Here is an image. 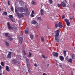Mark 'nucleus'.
<instances>
[{
	"label": "nucleus",
	"mask_w": 75,
	"mask_h": 75,
	"mask_svg": "<svg viewBox=\"0 0 75 75\" xmlns=\"http://www.w3.org/2000/svg\"><path fill=\"white\" fill-rule=\"evenodd\" d=\"M59 30H57L55 31V40H56L57 42H59V43L60 42L59 40V39L58 38V36H59Z\"/></svg>",
	"instance_id": "1"
},
{
	"label": "nucleus",
	"mask_w": 75,
	"mask_h": 75,
	"mask_svg": "<svg viewBox=\"0 0 75 75\" xmlns=\"http://www.w3.org/2000/svg\"><path fill=\"white\" fill-rule=\"evenodd\" d=\"M8 25V30H13V28L15 29V30L16 31L17 30V28L16 26H14L12 27L11 26H10V23L8 22L7 23Z\"/></svg>",
	"instance_id": "2"
},
{
	"label": "nucleus",
	"mask_w": 75,
	"mask_h": 75,
	"mask_svg": "<svg viewBox=\"0 0 75 75\" xmlns=\"http://www.w3.org/2000/svg\"><path fill=\"white\" fill-rule=\"evenodd\" d=\"M17 15L18 18H21V17H24V16L25 15V13H17Z\"/></svg>",
	"instance_id": "3"
},
{
	"label": "nucleus",
	"mask_w": 75,
	"mask_h": 75,
	"mask_svg": "<svg viewBox=\"0 0 75 75\" xmlns=\"http://www.w3.org/2000/svg\"><path fill=\"white\" fill-rule=\"evenodd\" d=\"M8 17L10 18L11 20V21L13 23H14L15 22V21H13V16L11 15H10L8 16Z\"/></svg>",
	"instance_id": "4"
},
{
	"label": "nucleus",
	"mask_w": 75,
	"mask_h": 75,
	"mask_svg": "<svg viewBox=\"0 0 75 75\" xmlns=\"http://www.w3.org/2000/svg\"><path fill=\"white\" fill-rule=\"evenodd\" d=\"M20 36H21V37H19V43L21 45V44L23 42V37L22 35H21Z\"/></svg>",
	"instance_id": "5"
},
{
	"label": "nucleus",
	"mask_w": 75,
	"mask_h": 75,
	"mask_svg": "<svg viewBox=\"0 0 75 75\" xmlns=\"http://www.w3.org/2000/svg\"><path fill=\"white\" fill-rule=\"evenodd\" d=\"M64 21L66 22L67 25V26H69V25H70V22L69 21L68 19H64Z\"/></svg>",
	"instance_id": "6"
},
{
	"label": "nucleus",
	"mask_w": 75,
	"mask_h": 75,
	"mask_svg": "<svg viewBox=\"0 0 75 75\" xmlns=\"http://www.w3.org/2000/svg\"><path fill=\"white\" fill-rule=\"evenodd\" d=\"M11 52H9L7 56V58H11Z\"/></svg>",
	"instance_id": "7"
},
{
	"label": "nucleus",
	"mask_w": 75,
	"mask_h": 75,
	"mask_svg": "<svg viewBox=\"0 0 75 75\" xmlns=\"http://www.w3.org/2000/svg\"><path fill=\"white\" fill-rule=\"evenodd\" d=\"M53 55L56 57H58V54L57 52H53Z\"/></svg>",
	"instance_id": "8"
},
{
	"label": "nucleus",
	"mask_w": 75,
	"mask_h": 75,
	"mask_svg": "<svg viewBox=\"0 0 75 75\" xmlns=\"http://www.w3.org/2000/svg\"><path fill=\"white\" fill-rule=\"evenodd\" d=\"M61 4L63 7H66V4L64 2V1L61 2Z\"/></svg>",
	"instance_id": "9"
},
{
	"label": "nucleus",
	"mask_w": 75,
	"mask_h": 75,
	"mask_svg": "<svg viewBox=\"0 0 75 75\" xmlns=\"http://www.w3.org/2000/svg\"><path fill=\"white\" fill-rule=\"evenodd\" d=\"M59 58L60 60H61V61H63L64 60V57L62 56H60L59 57Z\"/></svg>",
	"instance_id": "10"
},
{
	"label": "nucleus",
	"mask_w": 75,
	"mask_h": 75,
	"mask_svg": "<svg viewBox=\"0 0 75 75\" xmlns=\"http://www.w3.org/2000/svg\"><path fill=\"white\" fill-rule=\"evenodd\" d=\"M8 38L9 40V41H12L13 40V38L10 37V36H8Z\"/></svg>",
	"instance_id": "11"
},
{
	"label": "nucleus",
	"mask_w": 75,
	"mask_h": 75,
	"mask_svg": "<svg viewBox=\"0 0 75 75\" xmlns=\"http://www.w3.org/2000/svg\"><path fill=\"white\" fill-rule=\"evenodd\" d=\"M44 11L43 10V9H41L40 10V13L41 15L42 16H43L44 15Z\"/></svg>",
	"instance_id": "12"
},
{
	"label": "nucleus",
	"mask_w": 75,
	"mask_h": 75,
	"mask_svg": "<svg viewBox=\"0 0 75 75\" xmlns=\"http://www.w3.org/2000/svg\"><path fill=\"white\" fill-rule=\"evenodd\" d=\"M23 8L22 7L19 8L20 12H23Z\"/></svg>",
	"instance_id": "13"
},
{
	"label": "nucleus",
	"mask_w": 75,
	"mask_h": 75,
	"mask_svg": "<svg viewBox=\"0 0 75 75\" xmlns=\"http://www.w3.org/2000/svg\"><path fill=\"white\" fill-rule=\"evenodd\" d=\"M6 69L8 72L10 71V69H9V67L8 66H6Z\"/></svg>",
	"instance_id": "14"
},
{
	"label": "nucleus",
	"mask_w": 75,
	"mask_h": 75,
	"mask_svg": "<svg viewBox=\"0 0 75 75\" xmlns=\"http://www.w3.org/2000/svg\"><path fill=\"white\" fill-rule=\"evenodd\" d=\"M62 24L60 23V22H59V28H62L63 26H62Z\"/></svg>",
	"instance_id": "15"
},
{
	"label": "nucleus",
	"mask_w": 75,
	"mask_h": 75,
	"mask_svg": "<svg viewBox=\"0 0 75 75\" xmlns=\"http://www.w3.org/2000/svg\"><path fill=\"white\" fill-rule=\"evenodd\" d=\"M32 24H37V22L33 20L32 21Z\"/></svg>",
	"instance_id": "16"
},
{
	"label": "nucleus",
	"mask_w": 75,
	"mask_h": 75,
	"mask_svg": "<svg viewBox=\"0 0 75 75\" xmlns=\"http://www.w3.org/2000/svg\"><path fill=\"white\" fill-rule=\"evenodd\" d=\"M30 38L31 40H33L34 39V36L33 35L30 34Z\"/></svg>",
	"instance_id": "17"
},
{
	"label": "nucleus",
	"mask_w": 75,
	"mask_h": 75,
	"mask_svg": "<svg viewBox=\"0 0 75 75\" xmlns=\"http://www.w3.org/2000/svg\"><path fill=\"white\" fill-rule=\"evenodd\" d=\"M5 35V37H7L8 38V36H9L8 35H9V33H4Z\"/></svg>",
	"instance_id": "18"
},
{
	"label": "nucleus",
	"mask_w": 75,
	"mask_h": 75,
	"mask_svg": "<svg viewBox=\"0 0 75 75\" xmlns=\"http://www.w3.org/2000/svg\"><path fill=\"white\" fill-rule=\"evenodd\" d=\"M31 55H32V54L31 52H29V54L28 55V57L29 58H31Z\"/></svg>",
	"instance_id": "19"
},
{
	"label": "nucleus",
	"mask_w": 75,
	"mask_h": 75,
	"mask_svg": "<svg viewBox=\"0 0 75 75\" xmlns=\"http://www.w3.org/2000/svg\"><path fill=\"white\" fill-rule=\"evenodd\" d=\"M5 44L6 46H7V47H9V43H8L7 42H6Z\"/></svg>",
	"instance_id": "20"
},
{
	"label": "nucleus",
	"mask_w": 75,
	"mask_h": 75,
	"mask_svg": "<svg viewBox=\"0 0 75 75\" xmlns=\"http://www.w3.org/2000/svg\"><path fill=\"white\" fill-rule=\"evenodd\" d=\"M25 33L26 34H28V30H25Z\"/></svg>",
	"instance_id": "21"
},
{
	"label": "nucleus",
	"mask_w": 75,
	"mask_h": 75,
	"mask_svg": "<svg viewBox=\"0 0 75 75\" xmlns=\"http://www.w3.org/2000/svg\"><path fill=\"white\" fill-rule=\"evenodd\" d=\"M3 15H4V16H7V12L6 11H4L3 13Z\"/></svg>",
	"instance_id": "22"
},
{
	"label": "nucleus",
	"mask_w": 75,
	"mask_h": 75,
	"mask_svg": "<svg viewBox=\"0 0 75 75\" xmlns=\"http://www.w3.org/2000/svg\"><path fill=\"white\" fill-rule=\"evenodd\" d=\"M68 62H70V63H71V62H72V59H69L68 60Z\"/></svg>",
	"instance_id": "23"
},
{
	"label": "nucleus",
	"mask_w": 75,
	"mask_h": 75,
	"mask_svg": "<svg viewBox=\"0 0 75 75\" xmlns=\"http://www.w3.org/2000/svg\"><path fill=\"white\" fill-rule=\"evenodd\" d=\"M19 4H20V5L21 6H23V2L22 1H21L19 2Z\"/></svg>",
	"instance_id": "24"
},
{
	"label": "nucleus",
	"mask_w": 75,
	"mask_h": 75,
	"mask_svg": "<svg viewBox=\"0 0 75 75\" xmlns=\"http://www.w3.org/2000/svg\"><path fill=\"white\" fill-rule=\"evenodd\" d=\"M63 52L64 53V56L65 57V56H66V51L64 50L63 51Z\"/></svg>",
	"instance_id": "25"
},
{
	"label": "nucleus",
	"mask_w": 75,
	"mask_h": 75,
	"mask_svg": "<svg viewBox=\"0 0 75 75\" xmlns=\"http://www.w3.org/2000/svg\"><path fill=\"white\" fill-rule=\"evenodd\" d=\"M4 63L3 62H1V65H2V66H3V67H4Z\"/></svg>",
	"instance_id": "26"
},
{
	"label": "nucleus",
	"mask_w": 75,
	"mask_h": 75,
	"mask_svg": "<svg viewBox=\"0 0 75 75\" xmlns=\"http://www.w3.org/2000/svg\"><path fill=\"white\" fill-rule=\"evenodd\" d=\"M37 20H39L40 21H41V18L40 17H38L37 18Z\"/></svg>",
	"instance_id": "27"
},
{
	"label": "nucleus",
	"mask_w": 75,
	"mask_h": 75,
	"mask_svg": "<svg viewBox=\"0 0 75 75\" xmlns=\"http://www.w3.org/2000/svg\"><path fill=\"white\" fill-rule=\"evenodd\" d=\"M23 55H26V53H25V52L24 50H23Z\"/></svg>",
	"instance_id": "28"
},
{
	"label": "nucleus",
	"mask_w": 75,
	"mask_h": 75,
	"mask_svg": "<svg viewBox=\"0 0 75 75\" xmlns=\"http://www.w3.org/2000/svg\"><path fill=\"white\" fill-rule=\"evenodd\" d=\"M26 14H25V16H29V14H28V12H26Z\"/></svg>",
	"instance_id": "29"
},
{
	"label": "nucleus",
	"mask_w": 75,
	"mask_h": 75,
	"mask_svg": "<svg viewBox=\"0 0 75 75\" xmlns=\"http://www.w3.org/2000/svg\"><path fill=\"white\" fill-rule=\"evenodd\" d=\"M11 11H14V8H13V7H12L11 8Z\"/></svg>",
	"instance_id": "30"
},
{
	"label": "nucleus",
	"mask_w": 75,
	"mask_h": 75,
	"mask_svg": "<svg viewBox=\"0 0 75 75\" xmlns=\"http://www.w3.org/2000/svg\"><path fill=\"white\" fill-rule=\"evenodd\" d=\"M62 18L63 19H64L65 18V15H63L62 16Z\"/></svg>",
	"instance_id": "31"
},
{
	"label": "nucleus",
	"mask_w": 75,
	"mask_h": 75,
	"mask_svg": "<svg viewBox=\"0 0 75 75\" xmlns=\"http://www.w3.org/2000/svg\"><path fill=\"white\" fill-rule=\"evenodd\" d=\"M27 65L28 68H30V64L28 63L27 64Z\"/></svg>",
	"instance_id": "32"
},
{
	"label": "nucleus",
	"mask_w": 75,
	"mask_h": 75,
	"mask_svg": "<svg viewBox=\"0 0 75 75\" xmlns=\"http://www.w3.org/2000/svg\"><path fill=\"white\" fill-rule=\"evenodd\" d=\"M15 11L16 13V14H17V13H18V10H17V9H15Z\"/></svg>",
	"instance_id": "33"
},
{
	"label": "nucleus",
	"mask_w": 75,
	"mask_h": 75,
	"mask_svg": "<svg viewBox=\"0 0 75 75\" xmlns=\"http://www.w3.org/2000/svg\"><path fill=\"white\" fill-rule=\"evenodd\" d=\"M49 1H50V4H52V0H49Z\"/></svg>",
	"instance_id": "34"
},
{
	"label": "nucleus",
	"mask_w": 75,
	"mask_h": 75,
	"mask_svg": "<svg viewBox=\"0 0 75 75\" xmlns=\"http://www.w3.org/2000/svg\"><path fill=\"white\" fill-rule=\"evenodd\" d=\"M61 4H57V7H61Z\"/></svg>",
	"instance_id": "35"
},
{
	"label": "nucleus",
	"mask_w": 75,
	"mask_h": 75,
	"mask_svg": "<svg viewBox=\"0 0 75 75\" xmlns=\"http://www.w3.org/2000/svg\"><path fill=\"white\" fill-rule=\"evenodd\" d=\"M41 40L42 41H44V38H43L41 37Z\"/></svg>",
	"instance_id": "36"
},
{
	"label": "nucleus",
	"mask_w": 75,
	"mask_h": 75,
	"mask_svg": "<svg viewBox=\"0 0 75 75\" xmlns=\"http://www.w3.org/2000/svg\"><path fill=\"white\" fill-rule=\"evenodd\" d=\"M25 10L26 12H28V8H25Z\"/></svg>",
	"instance_id": "37"
},
{
	"label": "nucleus",
	"mask_w": 75,
	"mask_h": 75,
	"mask_svg": "<svg viewBox=\"0 0 75 75\" xmlns=\"http://www.w3.org/2000/svg\"><path fill=\"white\" fill-rule=\"evenodd\" d=\"M33 14H31L30 15V17H34V15Z\"/></svg>",
	"instance_id": "38"
},
{
	"label": "nucleus",
	"mask_w": 75,
	"mask_h": 75,
	"mask_svg": "<svg viewBox=\"0 0 75 75\" xmlns=\"http://www.w3.org/2000/svg\"><path fill=\"white\" fill-rule=\"evenodd\" d=\"M32 4H34L35 5V2L33 1H32Z\"/></svg>",
	"instance_id": "39"
},
{
	"label": "nucleus",
	"mask_w": 75,
	"mask_h": 75,
	"mask_svg": "<svg viewBox=\"0 0 75 75\" xmlns=\"http://www.w3.org/2000/svg\"><path fill=\"white\" fill-rule=\"evenodd\" d=\"M72 58L73 59H75V55H73L72 56Z\"/></svg>",
	"instance_id": "40"
},
{
	"label": "nucleus",
	"mask_w": 75,
	"mask_h": 75,
	"mask_svg": "<svg viewBox=\"0 0 75 75\" xmlns=\"http://www.w3.org/2000/svg\"><path fill=\"white\" fill-rule=\"evenodd\" d=\"M31 14H34V11H32Z\"/></svg>",
	"instance_id": "41"
},
{
	"label": "nucleus",
	"mask_w": 75,
	"mask_h": 75,
	"mask_svg": "<svg viewBox=\"0 0 75 75\" xmlns=\"http://www.w3.org/2000/svg\"><path fill=\"white\" fill-rule=\"evenodd\" d=\"M42 58H45V56L44 55L42 54Z\"/></svg>",
	"instance_id": "42"
},
{
	"label": "nucleus",
	"mask_w": 75,
	"mask_h": 75,
	"mask_svg": "<svg viewBox=\"0 0 75 75\" xmlns=\"http://www.w3.org/2000/svg\"><path fill=\"white\" fill-rule=\"evenodd\" d=\"M55 26L56 27V28H57V27H58V24H56L55 25Z\"/></svg>",
	"instance_id": "43"
},
{
	"label": "nucleus",
	"mask_w": 75,
	"mask_h": 75,
	"mask_svg": "<svg viewBox=\"0 0 75 75\" xmlns=\"http://www.w3.org/2000/svg\"><path fill=\"white\" fill-rule=\"evenodd\" d=\"M8 6H10V1H8Z\"/></svg>",
	"instance_id": "44"
},
{
	"label": "nucleus",
	"mask_w": 75,
	"mask_h": 75,
	"mask_svg": "<svg viewBox=\"0 0 75 75\" xmlns=\"http://www.w3.org/2000/svg\"><path fill=\"white\" fill-rule=\"evenodd\" d=\"M28 71L29 72H30V69L28 68Z\"/></svg>",
	"instance_id": "45"
},
{
	"label": "nucleus",
	"mask_w": 75,
	"mask_h": 75,
	"mask_svg": "<svg viewBox=\"0 0 75 75\" xmlns=\"http://www.w3.org/2000/svg\"><path fill=\"white\" fill-rule=\"evenodd\" d=\"M36 27H37V28H38V27H40V26L38 25H36Z\"/></svg>",
	"instance_id": "46"
},
{
	"label": "nucleus",
	"mask_w": 75,
	"mask_h": 75,
	"mask_svg": "<svg viewBox=\"0 0 75 75\" xmlns=\"http://www.w3.org/2000/svg\"><path fill=\"white\" fill-rule=\"evenodd\" d=\"M34 66H35V67H37V64H35L34 65Z\"/></svg>",
	"instance_id": "47"
},
{
	"label": "nucleus",
	"mask_w": 75,
	"mask_h": 75,
	"mask_svg": "<svg viewBox=\"0 0 75 75\" xmlns=\"http://www.w3.org/2000/svg\"><path fill=\"white\" fill-rule=\"evenodd\" d=\"M28 61H29V59H26V61H27L28 62Z\"/></svg>",
	"instance_id": "48"
},
{
	"label": "nucleus",
	"mask_w": 75,
	"mask_h": 75,
	"mask_svg": "<svg viewBox=\"0 0 75 75\" xmlns=\"http://www.w3.org/2000/svg\"><path fill=\"white\" fill-rule=\"evenodd\" d=\"M66 59H68V56H67L66 57Z\"/></svg>",
	"instance_id": "49"
},
{
	"label": "nucleus",
	"mask_w": 75,
	"mask_h": 75,
	"mask_svg": "<svg viewBox=\"0 0 75 75\" xmlns=\"http://www.w3.org/2000/svg\"><path fill=\"white\" fill-rule=\"evenodd\" d=\"M1 66L0 65V71H1Z\"/></svg>",
	"instance_id": "50"
},
{
	"label": "nucleus",
	"mask_w": 75,
	"mask_h": 75,
	"mask_svg": "<svg viewBox=\"0 0 75 75\" xmlns=\"http://www.w3.org/2000/svg\"><path fill=\"white\" fill-rule=\"evenodd\" d=\"M13 62L16 61V59H13Z\"/></svg>",
	"instance_id": "51"
},
{
	"label": "nucleus",
	"mask_w": 75,
	"mask_h": 75,
	"mask_svg": "<svg viewBox=\"0 0 75 75\" xmlns=\"http://www.w3.org/2000/svg\"><path fill=\"white\" fill-rule=\"evenodd\" d=\"M59 66H60V67H61L62 68V65L61 64H60L59 65Z\"/></svg>",
	"instance_id": "52"
},
{
	"label": "nucleus",
	"mask_w": 75,
	"mask_h": 75,
	"mask_svg": "<svg viewBox=\"0 0 75 75\" xmlns=\"http://www.w3.org/2000/svg\"><path fill=\"white\" fill-rule=\"evenodd\" d=\"M43 75H47V74L45 73H43Z\"/></svg>",
	"instance_id": "53"
},
{
	"label": "nucleus",
	"mask_w": 75,
	"mask_h": 75,
	"mask_svg": "<svg viewBox=\"0 0 75 75\" xmlns=\"http://www.w3.org/2000/svg\"><path fill=\"white\" fill-rule=\"evenodd\" d=\"M2 73H0V75H2Z\"/></svg>",
	"instance_id": "54"
},
{
	"label": "nucleus",
	"mask_w": 75,
	"mask_h": 75,
	"mask_svg": "<svg viewBox=\"0 0 75 75\" xmlns=\"http://www.w3.org/2000/svg\"><path fill=\"white\" fill-rule=\"evenodd\" d=\"M71 75H73V73L72 72H71Z\"/></svg>",
	"instance_id": "55"
},
{
	"label": "nucleus",
	"mask_w": 75,
	"mask_h": 75,
	"mask_svg": "<svg viewBox=\"0 0 75 75\" xmlns=\"http://www.w3.org/2000/svg\"><path fill=\"white\" fill-rule=\"evenodd\" d=\"M15 64H17V62H14Z\"/></svg>",
	"instance_id": "56"
},
{
	"label": "nucleus",
	"mask_w": 75,
	"mask_h": 75,
	"mask_svg": "<svg viewBox=\"0 0 75 75\" xmlns=\"http://www.w3.org/2000/svg\"><path fill=\"white\" fill-rule=\"evenodd\" d=\"M72 19V18H70V20H71Z\"/></svg>",
	"instance_id": "57"
},
{
	"label": "nucleus",
	"mask_w": 75,
	"mask_h": 75,
	"mask_svg": "<svg viewBox=\"0 0 75 75\" xmlns=\"http://www.w3.org/2000/svg\"><path fill=\"white\" fill-rule=\"evenodd\" d=\"M41 6H42V3L41 4Z\"/></svg>",
	"instance_id": "58"
},
{
	"label": "nucleus",
	"mask_w": 75,
	"mask_h": 75,
	"mask_svg": "<svg viewBox=\"0 0 75 75\" xmlns=\"http://www.w3.org/2000/svg\"><path fill=\"white\" fill-rule=\"evenodd\" d=\"M10 51H13L12 49H10Z\"/></svg>",
	"instance_id": "59"
},
{
	"label": "nucleus",
	"mask_w": 75,
	"mask_h": 75,
	"mask_svg": "<svg viewBox=\"0 0 75 75\" xmlns=\"http://www.w3.org/2000/svg\"><path fill=\"white\" fill-rule=\"evenodd\" d=\"M47 66H48H48H49V64H47Z\"/></svg>",
	"instance_id": "60"
},
{
	"label": "nucleus",
	"mask_w": 75,
	"mask_h": 75,
	"mask_svg": "<svg viewBox=\"0 0 75 75\" xmlns=\"http://www.w3.org/2000/svg\"><path fill=\"white\" fill-rule=\"evenodd\" d=\"M0 11H1V8H0Z\"/></svg>",
	"instance_id": "61"
},
{
	"label": "nucleus",
	"mask_w": 75,
	"mask_h": 75,
	"mask_svg": "<svg viewBox=\"0 0 75 75\" xmlns=\"http://www.w3.org/2000/svg\"><path fill=\"white\" fill-rule=\"evenodd\" d=\"M66 3H67V1H66Z\"/></svg>",
	"instance_id": "62"
},
{
	"label": "nucleus",
	"mask_w": 75,
	"mask_h": 75,
	"mask_svg": "<svg viewBox=\"0 0 75 75\" xmlns=\"http://www.w3.org/2000/svg\"><path fill=\"white\" fill-rule=\"evenodd\" d=\"M36 36H37V37H38V35H36Z\"/></svg>",
	"instance_id": "63"
},
{
	"label": "nucleus",
	"mask_w": 75,
	"mask_h": 75,
	"mask_svg": "<svg viewBox=\"0 0 75 75\" xmlns=\"http://www.w3.org/2000/svg\"><path fill=\"white\" fill-rule=\"evenodd\" d=\"M41 8H42V7H41Z\"/></svg>",
	"instance_id": "64"
}]
</instances>
